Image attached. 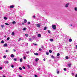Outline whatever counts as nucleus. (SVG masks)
<instances>
[{"mask_svg":"<svg viewBox=\"0 0 77 77\" xmlns=\"http://www.w3.org/2000/svg\"><path fill=\"white\" fill-rule=\"evenodd\" d=\"M75 77H77V74H76V75H75Z\"/></svg>","mask_w":77,"mask_h":77,"instance_id":"obj_60","label":"nucleus"},{"mask_svg":"<svg viewBox=\"0 0 77 77\" xmlns=\"http://www.w3.org/2000/svg\"><path fill=\"white\" fill-rule=\"evenodd\" d=\"M33 44L34 45H35V46L36 45H38L37 44L33 43Z\"/></svg>","mask_w":77,"mask_h":77,"instance_id":"obj_26","label":"nucleus"},{"mask_svg":"<svg viewBox=\"0 0 77 77\" xmlns=\"http://www.w3.org/2000/svg\"><path fill=\"white\" fill-rule=\"evenodd\" d=\"M26 44H27V45H26V46H28V43H26Z\"/></svg>","mask_w":77,"mask_h":77,"instance_id":"obj_50","label":"nucleus"},{"mask_svg":"<svg viewBox=\"0 0 77 77\" xmlns=\"http://www.w3.org/2000/svg\"><path fill=\"white\" fill-rule=\"evenodd\" d=\"M13 51L14 52H15V51H16V50H15V49H13Z\"/></svg>","mask_w":77,"mask_h":77,"instance_id":"obj_49","label":"nucleus"},{"mask_svg":"<svg viewBox=\"0 0 77 77\" xmlns=\"http://www.w3.org/2000/svg\"><path fill=\"white\" fill-rule=\"evenodd\" d=\"M27 67H28V68H30V66H29V65H28V66H27Z\"/></svg>","mask_w":77,"mask_h":77,"instance_id":"obj_56","label":"nucleus"},{"mask_svg":"<svg viewBox=\"0 0 77 77\" xmlns=\"http://www.w3.org/2000/svg\"><path fill=\"white\" fill-rule=\"evenodd\" d=\"M2 69V67H0V69Z\"/></svg>","mask_w":77,"mask_h":77,"instance_id":"obj_53","label":"nucleus"},{"mask_svg":"<svg viewBox=\"0 0 77 77\" xmlns=\"http://www.w3.org/2000/svg\"><path fill=\"white\" fill-rule=\"evenodd\" d=\"M70 26H72V24H70Z\"/></svg>","mask_w":77,"mask_h":77,"instance_id":"obj_59","label":"nucleus"},{"mask_svg":"<svg viewBox=\"0 0 77 77\" xmlns=\"http://www.w3.org/2000/svg\"><path fill=\"white\" fill-rule=\"evenodd\" d=\"M76 48H77V45H76Z\"/></svg>","mask_w":77,"mask_h":77,"instance_id":"obj_64","label":"nucleus"},{"mask_svg":"<svg viewBox=\"0 0 77 77\" xmlns=\"http://www.w3.org/2000/svg\"><path fill=\"white\" fill-rule=\"evenodd\" d=\"M6 52H9V51L8 50H6Z\"/></svg>","mask_w":77,"mask_h":77,"instance_id":"obj_46","label":"nucleus"},{"mask_svg":"<svg viewBox=\"0 0 77 77\" xmlns=\"http://www.w3.org/2000/svg\"><path fill=\"white\" fill-rule=\"evenodd\" d=\"M32 40V39L31 38H29V41H31Z\"/></svg>","mask_w":77,"mask_h":77,"instance_id":"obj_19","label":"nucleus"},{"mask_svg":"<svg viewBox=\"0 0 77 77\" xmlns=\"http://www.w3.org/2000/svg\"><path fill=\"white\" fill-rule=\"evenodd\" d=\"M69 42H72V39H71V38L69 39Z\"/></svg>","mask_w":77,"mask_h":77,"instance_id":"obj_16","label":"nucleus"},{"mask_svg":"<svg viewBox=\"0 0 77 77\" xmlns=\"http://www.w3.org/2000/svg\"><path fill=\"white\" fill-rule=\"evenodd\" d=\"M57 56H60V54L59 53H58L57 55Z\"/></svg>","mask_w":77,"mask_h":77,"instance_id":"obj_25","label":"nucleus"},{"mask_svg":"<svg viewBox=\"0 0 77 77\" xmlns=\"http://www.w3.org/2000/svg\"><path fill=\"white\" fill-rule=\"evenodd\" d=\"M20 62H23V59H22V58H21L20 59Z\"/></svg>","mask_w":77,"mask_h":77,"instance_id":"obj_17","label":"nucleus"},{"mask_svg":"<svg viewBox=\"0 0 77 77\" xmlns=\"http://www.w3.org/2000/svg\"><path fill=\"white\" fill-rule=\"evenodd\" d=\"M11 57H14V54H12L11 55Z\"/></svg>","mask_w":77,"mask_h":77,"instance_id":"obj_14","label":"nucleus"},{"mask_svg":"<svg viewBox=\"0 0 77 77\" xmlns=\"http://www.w3.org/2000/svg\"><path fill=\"white\" fill-rule=\"evenodd\" d=\"M8 45V44L6 43H5L4 45V47H6Z\"/></svg>","mask_w":77,"mask_h":77,"instance_id":"obj_9","label":"nucleus"},{"mask_svg":"<svg viewBox=\"0 0 77 77\" xmlns=\"http://www.w3.org/2000/svg\"><path fill=\"white\" fill-rule=\"evenodd\" d=\"M69 58L68 57V56L66 57V59H68Z\"/></svg>","mask_w":77,"mask_h":77,"instance_id":"obj_23","label":"nucleus"},{"mask_svg":"<svg viewBox=\"0 0 77 77\" xmlns=\"http://www.w3.org/2000/svg\"><path fill=\"white\" fill-rule=\"evenodd\" d=\"M35 38H36V37H34V36L32 37L33 39H35Z\"/></svg>","mask_w":77,"mask_h":77,"instance_id":"obj_29","label":"nucleus"},{"mask_svg":"<svg viewBox=\"0 0 77 77\" xmlns=\"http://www.w3.org/2000/svg\"><path fill=\"white\" fill-rule=\"evenodd\" d=\"M30 24V22H29L28 23V24Z\"/></svg>","mask_w":77,"mask_h":77,"instance_id":"obj_45","label":"nucleus"},{"mask_svg":"<svg viewBox=\"0 0 77 77\" xmlns=\"http://www.w3.org/2000/svg\"><path fill=\"white\" fill-rule=\"evenodd\" d=\"M22 68L23 69H26V67L24 66H23Z\"/></svg>","mask_w":77,"mask_h":77,"instance_id":"obj_39","label":"nucleus"},{"mask_svg":"<svg viewBox=\"0 0 77 77\" xmlns=\"http://www.w3.org/2000/svg\"><path fill=\"white\" fill-rule=\"evenodd\" d=\"M19 69H20V70H22V68H21V67H20L19 68Z\"/></svg>","mask_w":77,"mask_h":77,"instance_id":"obj_41","label":"nucleus"},{"mask_svg":"<svg viewBox=\"0 0 77 77\" xmlns=\"http://www.w3.org/2000/svg\"><path fill=\"white\" fill-rule=\"evenodd\" d=\"M46 29H47V27H45L44 28V30H45Z\"/></svg>","mask_w":77,"mask_h":77,"instance_id":"obj_32","label":"nucleus"},{"mask_svg":"<svg viewBox=\"0 0 77 77\" xmlns=\"http://www.w3.org/2000/svg\"><path fill=\"white\" fill-rule=\"evenodd\" d=\"M25 36H26V37H28V34H25Z\"/></svg>","mask_w":77,"mask_h":77,"instance_id":"obj_31","label":"nucleus"},{"mask_svg":"<svg viewBox=\"0 0 77 77\" xmlns=\"http://www.w3.org/2000/svg\"><path fill=\"white\" fill-rule=\"evenodd\" d=\"M14 60L15 61H17V58H14Z\"/></svg>","mask_w":77,"mask_h":77,"instance_id":"obj_28","label":"nucleus"},{"mask_svg":"<svg viewBox=\"0 0 77 77\" xmlns=\"http://www.w3.org/2000/svg\"><path fill=\"white\" fill-rule=\"evenodd\" d=\"M24 59H26V57H24Z\"/></svg>","mask_w":77,"mask_h":77,"instance_id":"obj_54","label":"nucleus"},{"mask_svg":"<svg viewBox=\"0 0 77 77\" xmlns=\"http://www.w3.org/2000/svg\"><path fill=\"white\" fill-rule=\"evenodd\" d=\"M1 43H4V41H3V40L2 41H1Z\"/></svg>","mask_w":77,"mask_h":77,"instance_id":"obj_38","label":"nucleus"},{"mask_svg":"<svg viewBox=\"0 0 77 77\" xmlns=\"http://www.w3.org/2000/svg\"><path fill=\"white\" fill-rule=\"evenodd\" d=\"M5 24H6V25H7V26H9V24L7 23H5Z\"/></svg>","mask_w":77,"mask_h":77,"instance_id":"obj_27","label":"nucleus"},{"mask_svg":"<svg viewBox=\"0 0 77 77\" xmlns=\"http://www.w3.org/2000/svg\"><path fill=\"white\" fill-rule=\"evenodd\" d=\"M24 23H22L23 25H24Z\"/></svg>","mask_w":77,"mask_h":77,"instance_id":"obj_62","label":"nucleus"},{"mask_svg":"<svg viewBox=\"0 0 77 77\" xmlns=\"http://www.w3.org/2000/svg\"><path fill=\"white\" fill-rule=\"evenodd\" d=\"M46 54L47 55H48V54H49V53L48 52H46Z\"/></svg>","mask_w":77,"mask_h":77,"instance_id":"obj_33","label":"nucleus"},{"mask_svg":"<svg viewBox=\"0 0 77 77\" xmlns=\"http://www.w3.org/2000/svg\"><path fill=\"white\" fill-rule=\"evenodd\" d=\"M49 53H52V51L51 50H49Z\"/></svg>","mask_w":77,"mask_h":77,"instance_id":"obj_30","label":"nucleus"},{"mask_svg":"<svg viewBox=\"0 0 77 77\" xmlns=\"http://www.w3.org/2000/svg\"><path fill=\"white\" fill-rule=\"evenodd\" d=\"M71 63H69L68 64V66L69 68H70V67H71Z\"/></svg>","mask_w":77,"mask_h":77,"instance_id":"obj_4","label":"nucleus"},{"mask_svg":"<svg viewBox=\"0 0 77 77\" xmlns=\"http://www.w3.org/2000/svg\"><path fill=\"white\" fill-rule=\"evenodd\" d=\"M21 38H20L19 39V40H18V41H21Z\"/></svg>","mask_w":77,"mask_h":77,"instance_id":"obj_40","label":"nucleus"},{"mask_svg":"<svg viewBox=\"0 0 77 77\" xmlns=\"http://www.w3.org/2000/svg\"><path fill=\"white\" fill-rule=\"evenodd\" d=\"M3 57H4V59H5V58H6V55L4 56Z\"/></svg>","mask_w":77,"mask_h":77,"instance_id":"obj_21","label":"nucleus"},{"mask_svg":"<svg viewBox=\"0 0 77 77\" xmlns=\"http://www.w3.org/2000/svg\"><path fill=\"white\" fill-rule=\"evenodd\" d=\"M16 23V22H15V21H13L12 22V24H15V23Z\"/></svg>","mask_w":77,"mask_h":77,"instance_id":"obj_22","label":"nucleus"},{"mask_svg":"<svg viewBox=\"0 0 77 77\" xmlns=\"http://www.w3.org/2000/svg\"><path fill=\"white\" fill-rule=\"evenodd\" d=\"M52 27L54 30L56 29V26L55 25H53L52 26Z\"/></svg>","mask_w":77,"mask_h":77,"instance_id":"obj_1","label":"nucleus"},{"mask_svg":"<svg viewBox=\"0 0 77 77\" xmlns=\"http://www.w3.org/2000/svg\"><path fill=\"white\" fill-rule=\"evenodd\" d=\"M42 51V49H41V48L39 49V51Z\"/></svg>","mask_w":77,"mask_h":77,"instance_id":"obj_42","label":"nucleus"},{"mask_svg":"<svg viewBox=\"0 0 77 77\" xmlns=\"http://www.w3.org/2000/svg\"><path fill=\"white\" fill-rule=\"evenodd\" d=\"M72 75H74V73H72Z\"/></svg>","mask_w":77,"mask_h":77,"instance_id":"obj_57","label":"nucleus"},{"mask_svg":"<svg viewBox=\"0 0 77 77\" xmlns=\"http://www.w3.org/2000/svg\"><path fill=\"white\" fill-rule=\"evenodd\" d=\"M19 77H22V76H21L20 75H19Z\"/></svg>","mask_w":77,"mask_h":77,"instance_id":"obj_58","label":"nucleus"},{"mask_svg":"<svg viewBox=\"0 0 77 77\" xmlns=\"http://www.w3.org/2000/svg\"><path fill=\"white\" fill-rule=\"evenodd\" d=\"M36 26L38 27H40V24H37L36 25Z\"/></svg>","mask_w":77,"mask_h":77,"instance_id":"obj_8","label":"nucleus"},{"mask_svg":"<svg viewBox=\"0 0 77 77\" xmlns=\"http://www.w3.org/2000/svg\"><path fill=\"white\" fill-rule=\"evenodd\" d=\"M38 38H41V35L40 34H38Z\"/></svg>","mask_w":77,"mask_h":77,"instance_id":"obj_5","label":"nucleus"},{"mask_svg":"<svg viewBox=\"0 0 77 77\" xmlns=\"http://www.w3.org/2000/svg\"><path fill=\"white\" fill-rule=\"evenodd\" d=\"M1 27H2V28H3L5 27V25H1Z\"/></svg>","mask_w":77,"mask_h":77,"instance_id":"obj_7","label":"nucleus"},{"mask_svg":"<svg viewBox=\"0 0 77 77\" xmlns=\"http://www.w3.org/2000/svg\"><path fill=\"white\" fill-rule=\"evenodd\" d=\"M48 33H50V31L49 30H48Z\"/></svg>","mask_w":77,"mask_h":77,"instance_id":"obj_44","label":"nucleus"},{"mask_svg":"<svg viewBox=\"0 0 77 77\" xmlns=\"http://www.w3.org/2000/svg\"><path fill=\"white\" fill-rule=\"evenodd\" d=\"M4 20H7V17H4Z\"/></svg>","mask_w":77,"mask_h":77,"instance_id":"obj_18","label":"nucleus"},{"mask_svg":"<svg viewBox=\"0 0 77 77\" xmlns=\"http://www.w3.org/2000/svg\"><path fill=\"white\" fill-rule=\"evenodd\" d=\"M57 71V74H59V71Z\"/></svg>","mask_w":77,"mask_h":77,"instance_id":"obj_43","label":"nucleus"},{"mask_svg":"<svg viewBox=\"0 0 77 77\" xmlns=\"http://www.w3.org/2000/svg\"><path fill=\"white\" fill-rule=\"evenodd\" d=\"M23 20H24V22L25 23H27V20H26V19H23Z\"/></svg>","mask_w":77,"mask_h":77,"instance_id":"obj_3","label":"nucleus"},{"mask_svg":"<svg viewBox=\"0 0 77 77\" xmlns=\"http://www.w3.org/2000/svg\"><path fill=\"white\" fill-rule=\"evenodd\" d=\"M2 77H5V76H4V75H3Z\"/></svg>","mask_w":77,"mask_h":77,"instance_id":"obj_63","label":"nucleus"},{"mask_svg":"<svg viewBox=\"0 0 77 77\" xmlns=\"http://www.w3.org/2000/svg\"><path fill=\"white\" fill-rule=\"evenodd\" d=\"M42 48H44V46H42L41 47Z\"/></svg>","mask_w":77,"mask_h":77,"instance_id":"obj_48","label":"nucleus"},{"mask_svg":"<svg viewBox=\"0 0 77 77\" xmlns=\"http://www.w3.org/2000/svg\"><path fill=\"white\" fill-rule=\"evenodd\" d=\"M35 77H38V76H37V75H35Z\"/></svg>","mask_w":77,"mask_h":77,"instance_id":"obj_51","label":"nucleus"},{"mask_svg":"<svg viewBox=\"0 0 77 77\" xmlns=\"http://www.w3.org/2000/svg\"><path fill=\"white\" fill-rule=\"evenodd\" d=\"M74 10L75 11H77V8L76 7L75 8H74Z\"/></svg>","mask_w":77,"mask_h":77,"instance_id":"obj_15","label":"nucleus"},{"mask_svg":"<svg viewBox=\"0 0 77 77\" xmlns=\"http://www.w3.org/2000/svg\"><path fill=\"white\" fill-rule=\"evenodd\" d=\"M12 35H15V33H14V32H12Z\"/></svg>","mask_w":77,"mask_h":77,"instance_id":"obj_34","label":"nucleus"},{"mask_svg":"<svg viewBox=\"0 0 77 77\" xmlns=\"http://www.w3.org/2000/svg\"><path fill=\"white\" fill-rule=\"evenodd\" d=\"M33 17L34 18H35V16H33Z\"/></svg>","mask_w":77,"mask_h":77,"instance_id":"obj_47","label":"nucleus"},{"mask_svg":"<svg viewBox=\"0 0 77 77\" xmlns=\"http://www.w3.org/2000/svg\"><path fill=\"white\" fill-rule=\"evenodd\" d=\"M49 41H50L51 42H53V39H52V38H51L50 39Z\"/></svg>","mask_w":77,"mask_h":77,"instance_id":"obj_10","label":"nucleus"},{"mask_svg":"<svg viewBox=\"0 0 77 77\" xmlns=\"http://www.w3.org/2000/svg\"><path fill=\"white\" fill-rule=\"evenodd\" d=\"M11 67L12 68H14V66H13V65H12Z\"/></svg>","mask_w":77,"mask_h":77,"instance_id":"obj_52","label":"nucleus"},{"mask_svg":"<svg viewBox=\"0 0 77 77\" xmlns=\"http://www.w3.org/2000/svg\"><path fill=\"white\" fill-rule=\"evenodd\" d=\"M64 71H66V68H64L63 69Z\"/></svg>","mask_w":77,"mask_h":77,"instance_id":"obj_37","label":"nucleus"},{"mask_svg":"<svg viewBox=\"0 0 77 77\" xmlns=\"http://www.w3.org/2000/svg\"><path fill=\"white\" fill-rule=\"evenodd\" d=\"M69 5V3L66 4L65 6V8H68V5Z\"/></svg>","mask_w":77,"mask_h":77,"instance_id":"obj_2","label":"nucleus"},{"mask_svg":"<svg viewBox=\"0 0 77 77\" xmlns=\"http://www.w3.org/2000/svg\"><path fill=\"white\" fill-rule=\"evenodd\" d=\"M51 57L52 58H53L54 59V56L53 55H52Z\"/></svg>","mask_w":77,"mask_h":77,"instance_id":"obj_36","label":"nucleus"},{"mask_svg":"<svg viewBox=\"0 0 77 77\" xmlns=\"http://www.w3.org/2000/svg\"><path fill=\"white\" fill-rule=\"evenodd\" d=\"M38 60H39V59H38V58H36V59H35L36 62H38Z\"/></svg>","mask_w":77,"mask_h":77,"instance_id":"obj_13","label":"nucleus"},{"mask_svg":"<svg viewBox=\"0 0 77 77\" xmlns=\"http://www.w3.org/2000/svg\"><path fill=\"white\" fill-rule=\"evenodd\" d=\"M34 54L36 56H38V54L37 53H35Z\"/></svg>","mask_w":77,"mask_h":77,"instance_id":"obj_11","label":"nucleus"},{"mask_svg":"<svg viewBox=\"0 0 77 77\" xmlns=\"http://www.w3.org/2000/svg\"><path fill=\"white\" fill-rule=\"evenodd\" d=\"M10 8H14V6L13 5H11L10 6Z\"/></svg>","mask_w":77,"mask_h":77,"instance_id":"obj_6","label":"nucleus"},{"mask_svg":"<svg viewBox=\"0 0 77 77\" xmlns=\"http://www.w3.org/2000/svg\"><path fill=\"white\" fill-rule=\"evenodd\" d=\"M40 68H39L38 69V70H40Z\"/></svg>","mask_w":77,"mask_h":77,"instance_id":"obj_61","label":"nucleus"},{"mask_svg":"<svg viewBox=\"0 0 77 77\" xmlns=\"http://www.w3.org/2000/svg\"><path fill=\"white\" fill-rule=\"evenodd\" d=\"M26 30V28H24L23 29V30Z\"/></svg>","mask_w":77,"mask_h":77,"instance_id":"obj_24","label":"nucleus"},{"mask_svg":"<svg viewBox=\"0 0 77 77\" xmlns=\"http://www.w3.org/2000/svg\"><path fill=\"white\" fill-rule=\"evenodd\" d=\"M10 39V38H9V37H8V38H7V41H8V40H9Z\"/></svg>","mask_w":77,"mask_h":77,"instance_id":"obj_20","label":"nucleus"},{"mask_svg":"<svg viewBox=\"0 0 77 77\" xmlns=\"http://www.w3.org/2000/svg\"><path fill=\"white\" fill-rule=\"evenodd\" d=\"M27 54H29V51H27L26 52Z\"/></svg>","mask_w":77,"mask_h":77,"instance_id":"obj_35","label":"nucleus"},{"mask_svg":"<svg viewBox=\"0 0 77 77\" xmlns=\"http://www.w3.org/2000/svg\"><path fill=\"white\" fill-rule=\"evenodd\" d=\"M5 63H9V62L8 61H5Z\"/></svg>","mask_w":77,"mask_h":77,"instance_id":"obj_12","label":"nucleus"},{"mask_svg":"<svg viewBox=\"0 0 77 77\" xmlns=\"http://www.w3.org/2000/svg\"><path fill=\"white\" fill-rule=\"evenodd\" d=\"M43 60H44V61H45V59L44 58L43 59Z\"/></svg>","mask_w":77,"mask_h":77,"instance_id":"obj_55","label":"nucleus"}]
</instances>
